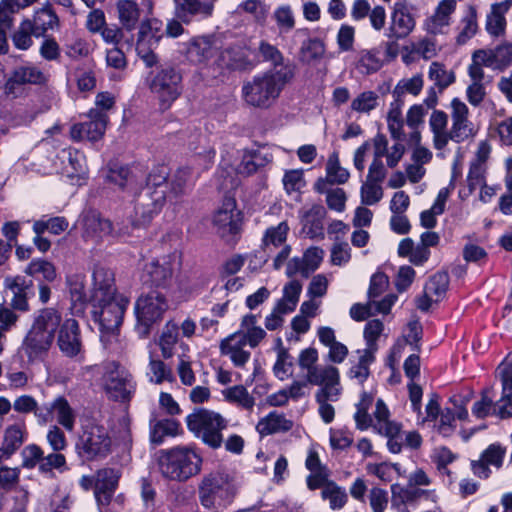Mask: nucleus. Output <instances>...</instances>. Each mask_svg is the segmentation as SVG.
<instances>
[{"label":"nucleus","mask_w":512,"mask_h":512,"mask_svg":"<svg viewBox=\"0 0 512 512\" xmlns=\"http://www.w3.org/2000/svg\"><path fill=\"white\" fill-rule=\"evenodd\" d=\"M60 323L61 315L53 308L42 309L35 316L20 346V351L29 363L44 359L53 344Z\"/></svg>","instance_id":"f257e3e1"},{"label":"nucleus","mask_w":512,"mask_h":512,"mask_svg":"<svg viewBox=\"0 0 512 512\" xmlns=\"http://www.w3.org/2000/svg\"><path fill=\"white\" fill-rule=\"evenodd\" d=\"M292 77V70L286 66H280V68H274L254 76L242 87L243 99L249 106L269 108L278 99Z\"/></svg>","instance_id":"f03ea898"},{"label":"nucleus","mask_w":512,"mask_h":512,"mask_svg":"<svg viewBox=\"0 0 512 512\" xmlns=\"http://www.w3.org/2000/svg\"><path fill=\"white\" fill-rule=\"evenodd\" d=\"M158 464L163 477L184 482L201 472L203 457L195 444L179 445L162 451Z\"/></svg>","instance_id":"7ed1b4c3"},{"label":"nucleus","mask_w":512,"mask_h":512,"mask_svg":"<svg viewBox=\"0 0 512 512\" xmlns=\"http://www.w3.org/2000/svg\"><path fill=\"white\" fill-rule=\"evenodd\" d=\"M198 490L203 507L220 510L233 501L237 493V485L228 472L217 470L206 474L201 479Z\"/></svg>","instance_id":"20e7f679"},{"label":"nucleus","mask_w":512,"mask_h":512,"mask_svg":"<svg viewBox=\"0 0 512 512\" xmlns=\"http://www.w3.org/2000/svg\"><path fill=\"white\" fill-rule=\"evenodd\" d=\"M374 416L376 422L373 429L388 439L387 447L391 453H400L403 444L411 449H418L422 445V437L417 431L402 433L401 424L390 419V411L382 399L376 402Z\"/></svg>","instance_id":"39448f33"},{"label":"nucleus","mask_w":512,"mask_h":512,"mask_svg":"<svg viewBox=\"0 0 512 512\" xmlns=\"http://www.w3.org/2000/svg\"><path fill=\"white\" fill-rule=\"evenodd\" d=\"M188 430L205 445L218 449L223 443L222 431L227 420L219 413L207 409H196L186 416Z\"/></svg>","instance_id":"423d86ee"},{"label":"nucleus","mask_w":512,"mask_h":512,"mask_svg":"<svg viewBox=\"0 0 512 512\" xmlns=\"http://www.w3.org/2000/svg\"><path fill=\"white\" fill-rule=\"evenodd\" d=\"M109 429L96 420H88L82 427L76 443V452L83 460L92 461L107 457L112 451Z\"/></svg>","instance_id":"0eeeda50"},{"label":"nucleus","mask_w":512,"mask_h":512,"mask_svg":"<svg viewBox=\"0 0 512 512\" xmlns=\"http://www.w3.org/2000/svg\"><path fill=\"white\" fill-rule=\"evenodd\" d=\"M91 303L94 320L99 324L101 340L104 343L111 342L122 324L129 299L122 294H118L105 297L103 301H91Z\"/></svg>","instance_id":"6e6552de"},{"label":"nucleus","mask_w":512,"mask_h":512,"mask_svg":"<svg viewBox=\"0 0 512 512\" xmlns=\"http://www.w3.org/2000/svg\"><path fill=\"white\" fill-rule=\"evenodd\" d=\"M97 372L101 374V385L115 400H128L135 390L131 373L115 361L103 363L98 366Z\"/></svg>","instance_id":"1a4fd4ad"},{"label":"nucleus","mask_w":512,"mask_h":512,"mask_svg":"<svg viewBox=\"0 0 512 512\" xmlns=\"http://www.w3.org/2000/svg\"><path fill=\"white\" fill-rule=\"evenodd\" d=\"M167 175V166L160 165L154 167L148 175L146 188L138 197L142 202V207L146 208L154 216L160 213L167 199Z\"/></svg>","instance_id":"9d476101"},{"label":"nucleus","mask_w":512,"mask_h":512,"mask_svg":"<svg viewBox=\"0 0 512 512\" xmlns=\"http://www.w3.org/2000/svg\"><path fill=\"white\" fill-rule=\"evenodd\" d=\"M384 153V142L380 139L377 143L376 157L372 160L365 181L360 188L362 204L375 205L384 195L382 182L386 177V169L380 156Z\"/></svg>","instance_id":"9b49d317"},{"label":"nucleus","mask_w":512,"mask_h":512,"mask_svg":"<svg viewBox=\"0 0 512 512\" xmlns=\"http://www.w3.org/2000/svg\"><path fill=\"white\" fill-rule=\"evenodd\" d=\"M181 264L182 256L178 250L162 255L146 264L144 271L148 276L147 281L157 287H166L180 270Z\"/></svg>","instance_id":"f8f14e48"},{"label":"nucleus","mask_w":512,"mask_h":512,"mask_svg":"<svg viewBox=\"0 0 512 512\" xmlns=\"http://www.w3.org/2000/svg\"><path fill=\"white\" fill-rule=\"evenodd\" d=\"M150 88L162 108L167 109L181 93V75L174 68L162 69L152 80Z\"/></svg>","instance_id":"ddd939ff"},{"label":"nucleus","mask_w":512,"mask_h":512,"mask_svg":"<svg viewBox=\"0 0 512 512\" xmlns=\"http://www.w3.org/2000/svg\"><path fill=\"white\" fill-rule=\"evenodd\" d=\"M167 309L168 304L165 296L157 291H151L137 299L134 312L137 321L148 328L159 321Z\"/></svg>","instance_id":"4468645a"},{"label":"nucleus","mask_w":512,"mask_h":512,"mask_svg":"<svg viewBox=\"0 0 512 512\" xmlns=\"http://www.w3.org/2000/svg\"><path fill=\"white\" fill-rule=\"evenodd\" d=\"M88 120L74 124L70 129L71 138L75 141H98L106 130L108 116L98 109H90L87 113Z\"/></svg>","instance_id":"2eb2a0df"},{"label":"nucleus","mask_w":512,"mask_h":512,"mask_svg":"<svg viewBox=\"0 0 512 512\" xmlns=\"http://www.w3.org/2000/svg\"><path fill=\"white\" fill-rule=\"evenodd\" d=\"M213 225L223 238L238 232L240 211L237 209L236 200L233 197L227 196L223 199L213 216Z\"/></svg>","instance_id":"dca6fc26"},{"label":"nucleus","mask_w":512,"mask_h":512,"mask_svg":"<svg viewBox=\"0 0 512 512\" xmlns=\"http://www.w3.org/2000/svg\"><path fill=\"white\" fill-rule=\"evenodd\" d=\"M452 119L453 141L459 143L474 137L478 128L469 120V109L467 105L458 98H454L450 104Z\"/></svg>","instance_id":"f3484780"},{"label":"nucleus","mask_w":512,"mask_h":512,"mask_svg":"<svg viewBox=\"0 0 512 512\" xmlns=\"http://www.w3.org/2000/svg\"><path fill=\"white\" fill-rule=\"evenodd\" d=\"M456 10V0H441L432 15L427 17L422 25L429 35H444L451 25L452 14Z\"/></svg>","instance_id":"a211bd4d"},{"label":"nucleus","mask_w":512,"mask_h":512,"mask_svg":"<svg viewBox=\"0 0 512 512\" xmlns=\"http://www.w3.org/2000/svg\"><path fill=\"white\" fill-rule=\"evenodd\" d=\"M82 236L86 240L99 242L111 235L113 231L112 223L109 219L95 210L85 211L80 219Z\"/></svg>","instance_id":"6ab92c4d"},{"label":"nucleus","mask_w":512,"mask_h":512,"mask_svg":"<svg viewBox=\"0 0 512 512\" xmlns=\"http://www.w3.org/2000/svg\"><path fill=\"white\" fill-rule=\"evenodd\" d=\"M390 37L404 39L415 29L416 21L404 0H397L391 12Z\"/></svg>","instance_id":"aec40b11"},{"label":"nucleus","mask_w":512,"mask_h":512,"mask_svg":"<svg viewBox=\"0 0 512 512\" xmlns=\"http://www.w3.org/2000/svg\"><path fill=\"white\" fill-rule=\"evenodd\" d=\"M118 295L115 288L113 271L102 265L95 264L92 270V287L90 301H103L105 297Z\"/></svg>","instance_id":"412c9836"},{"label":"nucleus","mask_w":512,"mask_h":512,"mask_svg":"<svg viewBox=\"0 0 512 512\" xmlns=\"http://www.w3.org/2000/svg\"><path fill=\"white\" fill-rule=\"evenodd\" d=\"M305 378L307 383L320 386L317 392L337 391V394L342 393L339 369L335 366H317L310 374H306Z\"/></svg>","instance_id":"4be33fe9"},{"label":"nucleus","mask_w":512,"mask_h":512,"mask_svg":"<svg viewBox=\"0 0 512 512\" xmlns=\"http://www.w3.org/2000/svg\"><path fill=\"white\" fill-rule=\"evenodd\" d=\"M58 334V346L67 357L77 356L82 349L79 326L75 319L61 321Z\"/></svg>","instance_id":"5701e85b"},{"label":"nucleus","mask_w":512,"mask_h":512,"mask_svg":"<svg viewBox=\"0 0 512 512\" xmlns=\"http://www.w3.org/2000/svg\"><path fill=\"white\" fill-rule=\"evenodd\" d=\"M185 56L190 63L205 64L217 53L214 40L208 36H197L185 44Z\"/></svg>","instance_id":"b1692460"},{"label":"nucleus","mask_w":512,"mask_h":512,"mask_svg":"<svg viewBox=\"0 0 512 512\" xmlns=\"http://www.w3.org/2000/svg\"><path fill=\"white\" fill-rule=\"evenodd\" d=\"M44 412H49L47 424L56 419L64 429L72 432L76 422V412L63 396H58L50 403L44 404Z\"/></svg>","instance_id":"393cba45"},{"label":"nucleus","mask_w":512,"mask_h":512,"mask_svg":"<svg viewBox=\"0 0 512 512\" xmlns=\"http://www.w3.org/2000/svg\"><path fill=\"white\" fill-rule=\"evenodd\" d=\"M502 382V396L495 403L501 417L512 416V358L507 357L498 367Z\"/></svg>","instance_id":"a878e982"},{"label":"nucleus","mask_w":512,"mask_h":512,"mask_svg":"<svg viewBox=\"0 0 512 512\" xmlns=\"http://www.w3.org/2000/svg\"><path fill=\"white\" fill-rule=\"evenodd\" d=\"M216 0H173L175 15L188 24L196 16L208 17L212 14Z\"/></svg>","instance_id":"bb28decb"},{"label":"nucleus","mask_w":512,"mask_h":512,"mask_svg":"<svg viewBox=\"0 0 512 512\" xmlns=\"http://www.w3.org/2000/svg\"><path fill=\"white\" fill-rule=\"evenodd\" d=\"M119 471L104 468L97 472L95 478V498L99 505H108L114 495L119 481Z\"/></svg>","instance_id":"cd10ccee"},{"label":"nucleus","mask_w":512,"mask_h":512,"mask_svg":"<svg viewBox=\"0 0 512 512\" xmlns=\"http://www.w3.org/2000/svg\"><path fill=\"white\" fill-rule=\"evenodd\" d=\"M61 159L63 162L62 174L73 184H81V180L87 175L84 154L76 149L63 150Z\"/></svg>","instance_id":"c85d7f7f"},{"label":"nucleus","mask_w":512,"mask_h":512,"mask_svg":"<svg viewBox=\"0 0 512 512\" xmlns=\"http://www.w3.org/2000/svg\"><path fill=\"white\" fill-rule=\"evenodd\" d=\"M289 230L290 227L286 221H282L278 225L266 229L261 245L265 254L261 256L262 262H266L279 247L287 244L286 241Z\"/></svg>","instance_id":"c756f323"},{"label":"nucleus","mask_w":512,"mask_h":512,"mask_svg":"<svg viewBox=\"0 0 512 512\" xmlns=\"http://www.w3.org/2000/svg\"><path fill=\"white\" fill-rule=\"evenodd\" d=\"M29 21L34 30V37L36 38L43 37L49 30H54L59 27V18L49 2L35 9Z\"/></svg>","instance_id":"7c9ffc66"},{"label":"nucleus","mask_w":512,"mask_h":512,"mask_svg":"<svg viewBox=\"0 0 512 512\" xmlns=\"http://www.w3.org/2000/svg\"><path fill=\"white\" fill-rule=\"evenodd\" d=\"M431 497L432 501H437V495L434 490L421 491ZM419 490H412L411 487H405L399 483L391 485V508L396 512H410L408 504L413 503L419 496Z\"/></svg>","instance_id":"2f4dec72"},{"label":"nucleus","mask_w":512,"mask_h":512,"mask_svg":"<svg viewBox=\"0 0 512 512\" xmlns=\"http://www.w3.org/2000/svg\"><path fill=\"white\" fill-rule=\"evenodd\" d=\"M483 67L493 70H500L496 49H478L473 52L471 64L468 66V75L470 78L484 79Z\"/></svg>","instance_id":"473e14b6"},{"label":"nucleus","mask_w":512,"mask_h":512,"mask_svg":"<svg viewBox=\"0 0 512 512\" xmlns=\"http://www.w3.org/2000/svg\"><path fill=\"white\" fill-rule=\"evenodd\" d=\"M326 211L322 205L313 204L309 208H303L300 221L303 232L310 238L323 235V219Z\"/></svg>","instance_id":"72a5a7b5"},{"label":"nucleus","mask_w":512,"mask_h":512,"mask_svg":"<svg viewBox=\"0 0 512 512\" xmlns=\"http://www.w3.org/2000/svg\"><path fill=\"white\" fill-rule=\"evenodd\" d=\"M245 345L244 340L234 332L221 341L220 352L228 356L236 367H243L251 357V353L244 350Z\"/></svg>","instance_id":"f704fd0d"},{"label":"nucleus","mask_w":512,"mask_h":512,"mask_svg":"<svg viewBox=\"0 0 512 512\" xmlns=\"http://www.w3.org/2000/svg\"><path fill=\"white\" fill-rule=\"evenodd\" d=\"M4 286L13 294L11 299L13 308L26 311L28 309L27 294L33 282L26 280L23 276H9L4 279Z\"/></svg>","instance_id":"c9c22d12"},{"label":"nucleus","mask_w":512,"mask_h":512,"mask_svg":"<svg viewBox=\"0 0 512 512\" xmlns=\"http://www.w3.org/2000/svg\"><path fill=\"white\" fill-rule=\"evenodd\" d=\"M511 7V1L505 0L491 5L490 11L486 16V30L488 34L494 37L504 35L506 30L505 15Z\"/></svg>","instance_id":"e433bc0d"},{"label":"nucleus","mask_w":512,"mask_h":512,"mask_svg":"<svg viewBox=\"0 0 512 512\" xmlns=\"http://www.w3.org/2000/svg\"><path fill=\"white\" fill-rule=\"evenodd\" d=\"M27 435L24 422L8 425L4 431L3 443L0 448V457H10L24 443Z\"/></svg>","instance_id":"4c0bfd02"},{"label":"nucleus","mask_w":512,"mask_h":512,"mask_svg":"<svg viewBox=\"0 0 512 512\" xmlns=\"http://www.w3.org/2000/svg\"><path fill=\"white\" fill-rule=\"evenodd\" d=\"M257 316L253 314L245 315L240 323V328L235 332L251 348H255L265 338V330L257 325Z\"/></svg>","instance_id":"58836bf2"},{"label":"nucleus","mask_w":512,"mask_h":512,"mask_svg":"<svg viewBox=\"0 0 512 512\" xmlns=\"http://www.w3.org/2000/svg\"><path fill=\"white\" fill-rule=\"evenodd\" d=\"M293 427V422L285 415L271 412L258 422L256 430L262 436L271 435L279 432H287Z\"/></svg>","instance_id":"ea45409f"},{"label":"nucleus","mask_w":512,"mask_h":512,"mask_svg":"<svg viewBox=\"0 0 512 512\" xmlns=\"http://www.w3.org/2000/svg\"><path fill=\"white\" fill-rule=\"evenodd\" d=\"M478 15L474 6L469 5L459 23V32L456 36V43L458 45L466 44L478 32Z\"/></svg>","instance_id":"a19ab883"},{"label":"nucleus","mask_w":512,"mask_h":512,"mask_svg":"<svg viewBox=\"0 0 512 512\" xmlns=\"http://www.w3.org/2000/svg\"><path fill=\"white\" fill-rule=\"evenodd\" d=\"M13 409L22 414L33 413L39 425H46L49 419V412H44V405L40 407L31 395L17 397L13 402Z\"/></svg>","instance_id":"79ce46f5"},{"label":"nucleus","mask_w":512,"mask_h":512,"mask_svg":"<svg viewBox=\"0 0 512 512\" xmlns=\"http://www.w3.org/2000/svg\"><path fill=\"white\" fill-rule=\"evenodd\" d=\"M358 361L353 364L348 371L350 379L356 380L357 383L363 384L370 376V365L375 361V354L369 350H357Z\"/></svg>","instance_id":"37998d69"},{"label":"nucleus","mask_w":512,"mask_h":512,"mask_svg":"<svg viewBox=\"0 0 512 512\" xmlns=\"http://www.w3.org/2000/svg\"><path fill=\"white\" fill-rule=\"evenodd\" d=\"M118 19L127 30L136 27L140 18V9L134 0H119L116 4Z\"/></svg>","instance_id":"c03bdc74"},{"label":"nucleus","mask_w":512,"mask_h":512,"mask_svg":"<svg viewBox=\"0 0 512 512\" xmlns=\"http://www.w3.org/2000/svg\"><path fill=\"white\" fill-rule=\"evenodd\" d=\"M45 80L43 72L34 65L17 67L9 78V83L14 84H39Z\"/></svg>","instance_id":"a18cd8bd"},{"label":"nucleus","mask_w":512,"mask_h":512,"mask_svg":"<svg viewBox=\"0 0 512 512\" xmlns=\"http://www.w3.org/2000/svg\"><path fill=\"white\" fill-rule=\"evenodd\" d=\"M302 291V284L297 280H292L287 283L283 288V296L276 305L278 309L291 313L295 310L300 294Z\"/></svg>","instance_id":"49530a36"},{"label":"nucleus","mask_w":512,"mask_h":512,"mask_svg":"<svg viewBox=\"0 0 512 512\" xmlns=\"http://www.w3.org/2000/svg\"><path fill=\"white\" fill-rule=\"evenodd\" d=\"M34 30L28 17H25L19 23V26L11 36L12 43L16 49L28 50L34 44Z\"/></svg>","instance_id":"de8ad7c7"},{"label":"nucleus","mask_w":512,"mask_h":512,"mask_svg":"<svg viewBox=\"0 0 512 512\" xmlns=\"http://www.w3.org/2000/svg\"><path fill=\"white\" fill-rule=\"evenodd\" d=\"M325 170L326 180L331 184H344L350 177L349 171L341 166L339 155L336 151L329 155Z\"/></svg>","instance_id":"09e8293b"},{"label":"nucleus","mask_w":512,"mask_h":512,"mask_svg":"<svg viewBox=\"0 0 512 512\" xmlns=\"http://www.w3.org/2000/svg\"><path fill=\"white\" fill-rule=\"evenodd\" d=\"M180 432V424L172 419L156 421L151 426L150 440L154 444H161L166 436H177Z\"/></svg>","instance_id":"8fccbe9b"},{"label":"nucleus","mask_w":512,"mask_h":512,"mask_svg":"<svg viewBox=\"0 0 512 512\" xmlns=\"http://www.w3.org/2000/svg\"><path fill=\"white\" fill-rule=\"evenodd\" d=\"M223 397L226 401L236 404L243 409L251 410L255 405V399L243 385H235L225 389Z\"/></svg>","instance_id":"3c124183"},{"label":"nucleus","mask_w":512,"mask_h":512,"mask_svg":"<svg viewBox=\"0 0 512 512\" xmlns=\"http://www.w3.org/2000/svg\"><path fill=\"white\" fill-rule=\"evenodd\" d=\"M272 18L281 33H289L295 28L296 18L289 4L277 6L273 11Z\"/></svg>","instance_id":"603ef678"},{"label":"nucleus","mask_w":512,"mask_h":512,"mask_svg":"<svg viewBox=\"0 0 512 512\" xmlns=\"http://www.w3.org/2000/svg\"><path fill=\"white\" fill-rule=\"evenodd\" d=\"M379 100L380 97L376 92L363 91L351 101L350 108L359 114H369L378 107Z\"/></svg>","instance_id":"864d4df0"},{"label":"nucleus","mask_w":512,"mask_h":512,"mask_svg":"<svg viewBox=\"0 0 512 512\" xmlns=\"http://www.w3.org/2000/svg\"><path fill=\"white\" fill-rule=\"evenodd\" d=\"M321 496L324 500L329 501V506L333 510L341 509L348 499L345 489L335 482H326L322 488Z\"/></svg>","instance_id":"5fc2aeb1"},{"label":"nucleus","mask_w":512,"mask_h":512,"mask_svg":"<svg viewBox=\"0 0 512 512\" xmlns=\"http://www.w3.org/2000/svg\"><path fill=\"white\" fill-rule=\"evenodd\" d=\"M341 394H337V391L333 392H316L315 399L319 405L318 413L321 419L326 423H331L335 417V409L329 403V401H337Z\"/></svg>","instance_id":"6e6d98bb"},{"label":"nucleus","mask_w":512,"mask_h":512,"mask_svg":"<svg viewBox=\"0 0 512 512\" xmlns=\"http://www.w3.org/2000/svg\"><path fill=\"white\" fill-rule=\"evenodd\" d=\"M382 67V60L377 50H361L358 54L356 68L363 74H371Z\"/></svg>","instance_id":"4d7b16f0"},{"label":"nucleus","mask_w":512,"mask_h":512,"mask_svg":"<svg viewBox=\"0 0 512 512\" xmlns=\"http://www.w3.org/2000/svg\"><path fill=\"white\" fill-rule=\"evenodd\" d=\"M428 77L440 90L447 88L455 81L453 71L447 70L445 66L439 62H432L430 64Z\"/></svg>","instance_id":"13d9d810"},{"label":"nucleus","mask_w":512,"mask_h":512,"mask_svg":"<svg viewBox=\"0 0 512 512\" xmlns=\"http://www.w3.org/2000/svg\"><path fill=\"white\" fill-rule=\"evenodd\" d=\"M487 168L470 164L467 174V188L460 191L462 198H468L479 186L486 183Z\"/></svg>","instance_id":"bf43d9fd"},{"label":"nucleus","mask_w":512,"mask_h":512,"mask_svg":"<svg viewBox=\"0 0 512 512\" xmlns=\"http://www.w3.org/2000/svg\"><path fill=\"white\" fill-rule=\"evenodd\" d=\"M158 32V27H153L152 22L142 23L138 33L136 49L142 46L143 48H147V50H154L161 38Z\"/></svg>","instance_id":"052dcab7"},{"label":"nucleus","mask_w":512,"mask_h":512,"mask_svg":"<svg viewBox=\"0 0 512 512\" xmlns=\"http://www.w3.org/2000/svg\"><path fill=\"white\" fill-rule=\"evenodd\" d=\"M167 176H169V174ZM189 178L190 169L186 167L177 169L169 179L166 177V182L168 183L167 198L177 197L182 194Z\"/></svg>","instance_id":"680f3d73"},{"label":"nucleus","mask_w":512,"mask_h":512,"mask_svg":"<svg viewBox=\"0 0 512 512\" xmlns=\"http://www.w3.org/2000/svg\"><path fill=\"white\" fill-rule=\"evenodd\" d=\"M371 402H372V396L369 395L368 393L364 392L362 394V398H361L360 402L357 405V411L354 415L356 426L360 430H366L369 427L373 428V426L376 422L375 416L373 415V417H374V421H373L371 416L368 414V409H369Z\"/></svg>","instance_id":"e2e57ef3"},{"label":"nucleus","mask_w":512,"mask_h":512,"mask_svg":"<svg viewBox=\"0 0 512 512\" xmlns=\"http://www.w3.org/2000/svg\"><path fill=\"white\" fill-rule=\"evenodd\" d=\"M178 341V327L176 324H166L159 339L162 356L169 359L173 356V349Z\"/></svg>","instance_id":"0e129e2a"},{"label":"nucleus","mask_w":512,"mask_h":512,"mask_svg":"<svg viewBox=\"0 0 512 512\" xmlns=\"http://www.w3.org/2000/svg\"><path fill=\"white\" fill-rule=\"evenodd\" d=\"M387 125L391 136L394 139H401L404 136V122L402 109L399 103H392L387 114Z\"/></svg>","instance_id":"69168bd1"},{"label":"nucleus","mask_w":512,"mask_h":512,"mask_svg":"<svg viewBox=\"0 0 512 512\" xmlns=\"http://www.w3.org/2000/svg\"><path fill=\"white\" fill-rule=\"evenodd\" d=\"M424 86L422 74H415L410 78L401 79L395 86L393 93L397 96L411 94L417 96L420 94Z\"/></svg>","instance_id":"338daca9"},{"label":"nucleus","mask_w":512,"mask_h":512,"mask_svg":"<svg viewBox=\"0 0 512 512\" xmlns=\"http://www.w3.org/2000/svg\"><path fill=\"white\" fill-rule=\"evenodd\" d=\"M449 285V276L445 272H437L426 283L424 289L428 295L433 296L436 301H440L445 295Z\"/></svg>","instance_id":"774afa93"}]
</instances>
